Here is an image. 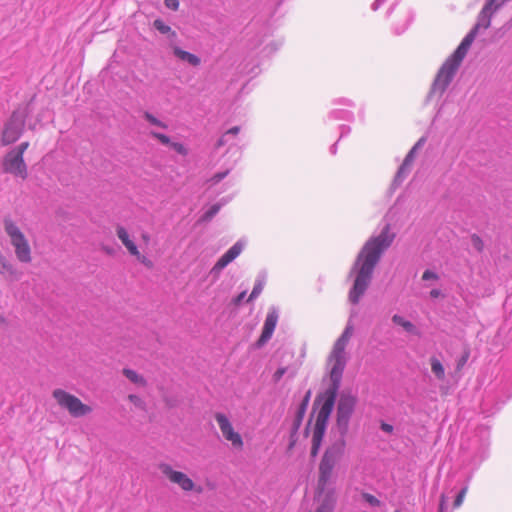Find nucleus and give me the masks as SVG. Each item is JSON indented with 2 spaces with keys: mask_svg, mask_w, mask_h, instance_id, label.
<instances>
[{
  "mask_svg": "<svg viewBox=\"0 0 512 512\" xmlns=\"http://www.w3.org/2000/svg\"><path fill=\"white\" fill-rule=\"evenodd\" d=\"M394 237V233L390 232V226L386 225L378 236L370 238L361 249L354 264L357 275L349 292L351 303L357 304L360 297L365 293L375 266L382 253L392 244Z\"/></svg>",
  "mask_w": 512,
  "mask_h": 512,
  "instance_id": "f257e3e1",
  "label": "nucleus"
},
{
  "mask_svg": "<svg viewBox=\"0 0 512 512\" xmlns=\"http://www.w3.org/2000/svg\"><path fill=\"white\" fill-rule=\"evenodd\" d=\"M495 0H490L482 9L478 23L474 28L464 37L460 45L454 53L446 59L441 68L439 69L435 81L433 83V91L442 94L450 82L452 81L456 71L465 58L468 50L470 49L473 41L476 38L480 28L487 29L490 26V18L493 13L492 6Z\"/></svg>",
  "mask_w": 512,
  "mask_h": 512,
  "instance_id": "f03ea898",
  "label": "nucleus"
},
{
  "mask_svg": "<svg viewBox=\"0 0 512 512\" xmlns=\"http://www.w3.org/2000/svg\"><path fill=\"white\" fill-rule=\"evenodd\" d=\"M337 392L326 390L319 395L314 405H319L311 438V456L316 457L319 453L323 437L326 431L327 422L334 407Z\"/></svg>",
  "mask_w": 512,
  "mask_h": 512,
  "instance_id": "7ed1b4c3",
  "label": "nucleus"
},
{
  "mask_svg": "<svg viewBox=\"0 0 512 512\" xmlns=\"http://www.w3.org/2000/svg\"><path fill=\"white\" fill-rule=\"evenodd\" d=\"M345 448L346 441L344 436H341L325 449L318 466L317 486L319 491L331 487L334 469L344 456Z\"/></svg>",
  "mask_w": 512,
  "mask_h": 512,
  "instance_id": "20e7f679",
  "label": "nucleus"
},
{
  "mask_svg": "<svg viewBox=\"0 0 512 512\" xmlns=\"http://www.w3.org/2000/svg\"><path fill=\"white\" fill-rule=\"evenodd\" d=\"M4 229L10 238L16 259L21 263H30L32 261V249L24 233L11 219L4 221Z\"/></svg>",
  "mask_w": 512,
  "mask_h": 512,
  "instance_id": "39448f33",
  "label": "nucleus"
},
{
  "mask_svg": "<svg viewBox=\"0 0 512 512\" xmlns=\"http://www.w3.org/2000/svg\"><path fill=\"white\" fill-rule=\"evenodd\" d=\"M29 145L28 141L22 142L5 154L1 162L3 172L20 177L23 180L27 178V165L24 161L23 155Z\"/></svg>",
  "mask_w": 512,
  "mask_h": 512,
  "instance_id": "423d86ee",
  "label": "nucleus"
},
{
  "mask_svg": "<svg viewBox=\"0 0 512 512\" xmlns=\"http://www.w3.org/2000/svg\"><path fill=\"white\" fill-rule=\"evenodd\" d=\"M52 397L60 408L66 410L74 418L87 416L93 411L90 405L83 403L77 396L64 389H54Z\"/></svg>",
  "mask_w": 512,
  "mask_h": 512,
  "instance_id": "0eeeda50",
  "label": "nucleus"
},
{
  "mask_svg": "<svg viewBox=\"0 0 512 512\" xmlns=\"http://www.w3.org/2000/svg\"><path fill=\"white\" fill-rule=\"evenodd\" d=\"M158 469L169 483L178 486L183 492H202L201 486H198L186 473L175 470L169 463H159Z\"/></svg>",
  "mask_w": 512,
  "mask_h": 512,
  "instance_id": "6e6552de",
  "label": "nucleus"
},
{
  "mask_svg": "<svg viewBox=\"0 0 512 512\" xmlns=\"http://www.w3.org/2000/svg\"><path fill=\"white\" fill-rule=\"evenodd\" d=\"M357 399L351 394L343 393L337 405L336 424L341 436H345L348 431L349 421L354 412Z\"/></svg>",
  "mask_w": 512,
  "mask_h": 512,
  "instance_id": "1a4fd4ad",
  "label": "nucleus"
},
{
  "mask_svg": "<svg viewBox=\"0 0 512 512\" xmlns=\"http://www.w3.org/2000/svg\"><path fill=\"white\" fill-rule=\"evenodd\" d=\"M346 354L331 351L327 357V368L331 385L327 390L338 392L346 366Z\"/></svg>",
  "mask_w": 512,
  "mask_h": 512,
  "instance_id": "9d476101",
  "label": "nucleus"
},
{
  "mask_svg": "<svg viewBox=\"0 0 512 512\" xmlns=\"http://www.w3.org/2000/svg\"><path fill=\"white\" fill-rule=\"evenodd\" d=\"M214 417L222 433L223 438L226 441L230 442L234 449L242 450L244 447L243 438L241 434L234 429V426L229 420V418L224 413L221 412H217L214 415Z\"/></svg>",
  "mask_w": 512,
  "mask_h": 512,
  "instance_id": "9b49d317",
  "label": "nucleus"
},
{
  "mask_svg": "<svg viewBox=\"0 0 512 512\" xmlns=\"http://www.w3.org/2000/svg\"><path fill=\"white\" fill-rule=\"evenodd\" d=\"M116 234L123 246L127 249L128 253L135 257L141 264L147 268L153 267V262L145 255L141 254L135 242L130 238V235L125 227L118 225L116 227Z\"/></svg>",
  "mask_w": 512,
  "mask_h": 512,
  "instance_id": "f8f14e48",
  "label": "nucleus"
},
{
  "mask_svg": "<svg viewBox=\"0 0 512 512\" xmlns=\"http://www.w3.org/2000/svg\"><path fill=\"white\" fill-rule=\"evenodd\" d=\"M24 127V120L13 113L3 129L1 137L2 144L6 146L15 143L23 134Z\"/></svg>",
  "mask_w": 512,
  "mask_h": 512,
  "instance_id": "ddd939ff",
  "label": "nucleus"
},
{
  "mask_svg": "<svg viewBox=\"0 0 512 512\" xmlns=\"http://www.w3.org/2000/svg\"><path fill=\"white\" fill-rule=\"evenodd\" d=\"M316 496L319 499V506L315 512H333L336 504V491L333 487H327L323 491H319L316 487Z\"/></svg>",
  "mask_w": 512,
  "mask_h": 512,
  "instance_id": "4468645a",
  "label": "nucleus"
},
{
  "mask_svg": "<svg viewBox=\"0 0 512 512\" xmlns=\"http://www.w3.org/2000/svg\"><path fill=\"white\" fill-rule=\"evenodd\" d=\"M243 245L236 242L226 253H224L211 269V273L218 275L228 264L235 260L242 252Z\"/></svg>",
  "mask_w": 512,
  "mask_h": 512,
  "instance_id": "2eb2a0df",
  "label": "nucleus"
},
{
  "mask_svg": "<svg viewBox=\"0 0 512 512\" xmlns=\"http://www.w3.org/2000/svg\"><path fill=\"white\" fill-rule=\"evenodd\" d=\"M277 321V312L275 310L269 311L264 322L262 333L257 342L259 346L266 343L272 337L275 327L277 325Z\"/></svg>",
  "mask_w": 512,
  "mask_h": 512,
  "instance_id": "dca6fc26",
  "label": "nucleus"
},
{
  "mask_svg": "<svg viewBox=\"0 0 512 512\" xmlns=\"http://www.w3.org/2000/svg\"><path fill=\"white\" fill-rule=\"evenodd\" d=\"M354 328L351 324H348L344 329L341 336L335 341L331 351L346 354L345 349L353 335Z\"/></svg>",
  "mask_w": 512,
  "mask_h": 512,
  "instance_id": "f3484780",
  "label": "nucleus"
},
{
  "mask_svg": "<svg viewBox=\"0 0 512 512\" xmlns=\"http://www.w3.org/2000/svg\"><path fill=\"white\" fill-rule=\"evenodd\" d=\"M173 52H174L175 56H177L179 59L188 62L192 66H199L201 63V60L198 56H196L190 52L184 51V50L180 49L179 47H174Z\"/></svg>",
  "mask_w": 512,
  "mask_h": 512,
  "instance_id": "a211bd4d",
  "label": "nucleus"
},
{
  "mask_svg": "<svg viewBox=\"0 0 512 512\" xmlns=\"http://www.w3.org/2000/svg\"><path fill=\"white\" fill-rule=\"evenodd\" d=\"M122 372H123L124 376L127 379H129L132 383H134L140 387H145L147 385L146 379L142 375L137 373L136 371L129 369V368H124Z\"/></svg>",
  "mask_w": 512,
  "mask_h": 512,
  "instance_id": "6ab92c4d",
  "label": "nucleus"
},
{
  "mask_svg": "<svg viewBox=\"0 0 512 512\" xmlns=\"http://www.w3.org/2000/svg\"><path fill=\"white\" fill-rule=\"evenodd\" d=\"M431 371L439 381L445 379V369L441 361L436 357L430 358Z\"/></svg>",
  "mask_w": 512,
  "mask_h": 512,
  "instance_id": "aec40b11",
  "label": "nucleus"
},
{
  "mask_svg": "<svg viewBox=\"0 0 512 512\" xmlns=\"http://www.w3.org/2000/svg\"><path fill=\"white\" fill-rule=\"evenodd\" d=\"M392 321L396 325L401 326L408 333L416 334V327H415V325L412 322L404 319L402 316L395 314L392 317Z\"/></svg>",
  "mask_w": 512,
  "mask_h": 512,
  "instance_id": "412c9836",
  "label": "nucleus"
},
{
  "mask_svg": "<svg viewBox=\"0 0 512 512\" xmlns=\"http://www.w3.org/2000/svg\"><path fill=\"white\" fill-rule=\"evenodd\" d=\"M153 26L162 34H167L172 38L176 37V32L171 29V27L164 23L161 19H156L153 22Z\"/></svg>",
  "mask_w": 512,
  "mask_h": 512,
  "instance_id": "4be33fe9",
  "label": "nucleus"
},
{
  "mask_svg": "<svg viewBox=\"0 0 512 512\" xmlns=\"http://www.w3.org/2000/svg\"><path fill=\"white\" fill-rule=\"evenodd\" d=\"M143 117L151 125H154L156 127H160V128H163V129H167V125L164 122H162L161 120H159L158 118H156L153 114H151L149 112H144Z\"/></svg>",
  "mask_w": 512,
  "mask_h": 512,
  "instance_id": "5701e85b",
  "label": "nucleus"
},
{
  "mask_svg": "<svg viewBox=\"0 0 512 512\" xmlns=\"http://www.w3.org/2000/svg\"><path fill=\"white\" fill-rule=\"evenodd\" d=\"M221 209L220 204L212 205L203 215L202 219L204 221H210Z\"/></svg>",
  "mask_w": 512,
  "mask_h": 512,
  "instance_id": "b1692460",
  "label": "nucleus"
},
{
  "mask_svg": "<svg viewBox=\"0 0 512 512\" xmlns=\"http://www.w3.org/2000/svg\"><path fill=\"white\" fill-rule=\"evenodd\" d=\"M149 134L152 138L158 140L163 145L169 146L172 142L171 139L165 134L158 133L155 131H151Z\"/></svg>",
  "mask_w": 512,
  "mask_h": 512,
  "instance_id": "393cba45",
  "label": "nucleus"
},
{
  "mask_svg": "<svg viewBox=\"0 0 512 512\" xmlns=\"http://www.w3.org/2000/svg\"><path fill=\"white\" fill-rule=\"evenodd\" d=\"M362 498L371 506L379 507L381 505V501L375 497L374 495L364 492L362 493Z\"/></svg>",
  "mask_w": 512,
  "mask_h": 512,
  "instance_id": "a878e982",
  "label": "nucleus"
},
{
  "mask_svg": "<svg viewBox=\"0 0 512 512\" xmlns=\"http://www.w3.org/2000/svg\"><path fill=\"white\" fill-rule=\"evenodd\" d=\"M471 243H472V246L478 251V252H482L483 249H484V242L483 240L481 239L480 236H478L477 234H473L471 236Z\"/></svg>",
  "mask_w": 512,
  "mask_h": 512,
  "instance_id": "bb28decb",
  "label": "nucleus"
},
{
  "mask_svg": "<svg viewBox=\"0 0 512 512\" xmlns=\"http://www.w3.org/2000/svg\"><path fill=\"white\" fill-rule=\"evenodd\" d=\"M228 174H229L228 170L223 171V172H218V173L214 174L211 178L208 179V183H210L211 185H216L220 181H222Z\"/></svg>",
  "mask_w": 512,
  "mask_h": 512,
  "instance_id": "cd10ccee",
  "label": "nucleus"
},
{
  "mask_svg": "<svg viewBox=\"0 0 512 512\" xmlns=\"http://www.w3.org/2000/svg\"><path fill=\"white\" fill-rule=\"evenodd\" d=\"M467 491H468V488L467 487H464L459 493L458 495L456 496L454 502H453V506L454 508H459L463 502H464V499H465V496L467 494Z\"/></svg>",
  "mask_w": 512,
  "mask_h": 512,
  "instance_id": "c85d7f7f",
  "label": "nucleus"
},
{
  "mask_svg": "<svg viewBox=\"0 0 512 512\" xmlns=\"http://www.w3.org/2000/svg\"><path fill=\"white\" fill-rule=\"evenodd\" d=\"M169 146L182 156H186L188 154V149L180 142H171Z\"/></svg>",
  "mask_w": 512,
  "mask_h": 512,
  "instance_id": "c756f323",
  "label": "nucleus"
},
{
  "mask_svg": "<svg viewBox=\"0 0 512 512\" xmlns=\"http://www.w3.org/2000/svg\"><path fill=\"white\" fill-rule=\"evenodd\" d=\"M128 400L133 403L135 406L141 408V409H144L145 408V403L144 401L137 395H134V394H130L128 396Z\"/></svg>",
  "mask_w": 512,
  "mask_h": 512,
  "instance_id": "7c9ffc66",
  "label": "nucleus"
},
{
  "mask_svg": "<svg viewBox=\"0 0 512 512\" xmlns=\"http://www.w3.org/2000/svg\"><path fill=\"white\" fill-rule=\"evenodd\" d=\"M262 290H263V285L261 283H257L254 286L251 294L249 295L248 301H252L255 298H257L261 294Z\"/></svg>",
  "mask_w": 512,
  "mask_h": 512,
  "instance_id": "2f4dec72",
  "label": "nucleus"
},
{
  "mask_svg": "<svg viewBox=\"0 0 512 512\" xmlns=\"http://www.w3.org/2000/svg\"><path fill=\"white\" fill-rule=\"evenodd\" d=\"M413 160H414V149H412L406 156L401 169H403V171H404L406 168H409V166L412 164Z\"/></svg>",
  "mask_w": 512,
  "mask_h": 512,
  "instance_id": "473e14b6",
  "label": "nucleus"
},
{
  "mask_svg": "<svg viewBox=\"0 0 512 512\" xmlns=\"http://www.w3.org/2000/svg\"><path fill=\"white\" fill-rule=\"evenodd\" d=\"M164 4L170 10L177 11L179 9L178 0H164Z\"/></svg>",
  "mask_w": 512,
  "mask_h": 512,
  "instance_id": "72a5a7b5",
  "label": "nucleus"
},
{
  "mask_svg": "<svg viewBox=\"0 0 512 512\" xmlns=\"http://www.w3.org/2000/svg\"><path fill=\"white\" fill-rule=\"evenodd\" d=\"M422 279L423 280H437L438 279V276L437 274H435L433 271L431 270H426L424 271V273L422 274Z\"/></svg>",
  "mask_w": 512,
  "mask_h": 512,
  "instance_id": "f704fd0d",
  "label": "nucleus"
},
{
  "mask_svg": "<svg viewBox=\"0 0 512 512\" xmlns=\"http://www.w3.org/2000/svg\"><path fill=\"white\" fill-rule=\"evenodd\" d=\"M285 373H286V368H284V367L278 368L273 375L274 381L278 382L283 377V375Z\"/></svg>",
  "mask_w": 512,
  "mask_h": 512,
  "instance_id": "c9c22d12",
  "label": "nucleus"
},
{
  "mask_svg": "<svg viewBox=\"0 0 512 512\" xmlns=\"http://www.w3.org/2000/svg\"><path fill=\"white\" fill-rule=\"evenodd\" d=\"M245 295H246V292L243 291L241 292L234 300H233V303L235 305H239L241 303V301L245 298Z\"/></svg>",
  "mask_w": 512,
  "mask_h": 512,
  "instance_id": "e433bc0d",
  "label": "nucleus"
},
{
  "mask_svg": "<svg viewBox=\"0 0 512 512\" xmlns=\"http://www.w3.org/2000/svg\"><path fill=\"white\" fill-rule=\"evenodd\" d=\"M381 429L387 433H392L393 432V426L388 424V423H382L381 424Z\"/></svg>",
  "mask_w": 512,
  "mask_h": 512,
  "instance_id": "4c0bfd02",
  "label": "nucleus"
},
{
  "mask_svg": "<svg viewBox=\"0 0 512 512\" xmlns=\"http://www.w3.org/2000/svg\"><path fill=\"white\" fill-rule=\"evenodd\" d=\"M446 503V496L444 494L440 497L439 512H444V506Z\"/></svg>",
  "mask_w": 512,
  "mask_h": 512,
  "instance_id": "58836bf2",
  "label": "nucleus"
},
{
  "mask_svg": "<svg viewBox=\"0 0 512 512\" xmlns=\"http://www.w3.org/2000/svg\"><path fill=\"white\" fill-rule=\"evenodd\" d=\"M239 132H240V127H239V126H234V127L230 128V129L226 132V134L237 135Z\"/></svg>",
  "mask_w": 512,
  "mask_h": 512,
  "instance_id": "ea45409f",
  "label": "nucleus"
},
{
  "mask_svg": "<svg viewBox=\"0 0 512 512\" xmlns=\"http://www.w3.org/2000/svg\"><path fill=\"white\" fill-rule=\"evenodd\" d=\"M440 295H441V292L438 289H433L430 291V296L432 298H438Z\"/></svg>",
  "mask_w": 512,
  "mask_h": 512,
  "instance_id": "a19ab883",
  "label": "nucleus"
},
{
  "mask_svg": "<svg viewBox=\"0 0 512 512\" xmlns=\"http://www.w3.org/2000/svg\"><path fill=\"white\" fill-rule=\"evenodd\" d=\"M141 239L143 240L144 243H149L150 242V235L148 233H142L141 234Z\"/></svg>",
  "mask_w": 512,
  "mask_h": 512,
  "instance_id": "79ce46f5",
  "label": "nucleus"
},
{
  "mask_svg": "<svg viewBox=\"0 0 512 512\" xmlns=\"http://www.w3.org/2000/svg\"><path fill=\"white\" fill-rule=\"evenodd\" d=\"M225 143H226V142H225L224 137H221V138L217 141V143H216V147H217V148H219V147H221V146L225 145Z\"/></svg>",
  "mask_w": 512,
  "mask_h": 512,
  "instance_id": "37998d69",
  "label": "nucleus"
},
{
  "mask_svg": "<svg viewBox=\"0 0 512 512\" xmlns=\"http://www.w3.org/2000/svg\"><path fill=\"white\" fill-rule=\"evenodd\" d=\"M466 359H464L463 357L459 360L458 362V365H457V368L458 369H461L465 363Z\"/></svg>",
  "mask_w": 512,
  "mask_h": 512,
  "instance_id": "c03bdc74",
  "label": "nucleus"
},
{
  "mask_svg": "<svg viewBox=\"0 0 512 512\" xmlns=\"http://www.w3.org/2000/svg\"><path fill=\"white\" fill-rule=\"evenodd\" d=\"M309 397H310V392L307 393L304 401L307 402L309 400Z\"/></svg>",
  "mask_w": 512,
  "mask_h": 512,
  "instance_id": "a18cd8bd",
  "label": "nucleus"
},
{
  "mask_svg": "<svg viewBox=\"0 0 512 512\" xmlns=\"http://www.w3.org/2000/svg\"><path fill=\"white\" fill-rule=\"evenodd\" d=\"M394 512H401V511H399V510H396V511H394Z\"/></svg>",
  "mask_w": 512,
  "mask_h": 512,
  "instance_id": "49530a36",
  "label": "nucleus"
}]
</instances>
